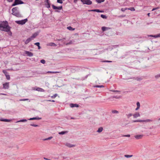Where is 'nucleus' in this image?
Returning <instances> with one entry per match:
<instances>
[{
    "instance_id": "nucleus-1",
    "label": "nucleus",
    "mask_w": 160,
    "mask_h": 160,
    "mask_svg": "<svg viewBox=\"0 0 160 160\" xmlns=\"http://www.w3.org/2000/svg\"><path fill=\"white\" fill-rule=\"evenodd\" d=\"M11 28L9 26L8 23L7 21L0 22V30L7 32H9L10 34L12 32L10 31Z\"/></svg>"
},
{
    "instance_id": "nucleus-2",
    "label": "nucleus",
    "mask_w": 160,
    "mask_h": 160,
    "mask_svg": "<svg viewBox=\"0 0 160 160\" xmlns=\"http://www.w3.org/2000/svg\"><path fill=\"white\" fill-rule=\"evenodd\" d=\"M17 9V7H15L13 8L12 9V14L17 17H19L20 16V14L19 13V12L18 11Z\"/></svg>"
},
{
    "instance_id": "nucleus-3",
    "label": "nucleus",
    "mask_w": 160,
    "mask_h": 160,
    "mask_svg": "<svg viewBox=\"0 0 160 160\" xmlns=\"http://www.w3.org/2000/svg\"><path fill=\"white\" fill-rule=\"evenodd\" d=\"M83 4L88 5H91L92 2L90 0H80Z\"/></svg>"
},
{
    "instance_id": "nucleus-4",
    "label": "nucleus",
    "mask_w": 160,
    "mask_h": 160,
    "mask_svg": "<svg viewBox=\"0 0 160 160\" xmlns=\"http://www.w3.org/2000/svg\"><path fill=\"white\" fill-rule=\"evenodd\" d=\"M27 21L28 19L26 18L21 20L16 21V22L18 24L23 25L24 24L27 22Z\"/></svg>"
},
{
    "instance_id": "nucleus-5",
    "label": "nucleus",
    "mask_w": 160,
    "mask_h": 160,
    "mask_svg": "<svg viewBox=\"0 0 160 160\" xmlns=\"http://www.w3.org/2000/svg\"><path fill=\"white\" fill-rule=\"evenodd\" d=\"M23 2L20 0H15L14 3L12 4V6H15L16 5L23 4Z\"/></svg>"
},
{
    "instance_id": "nucleus-6",
    "label": "nucleus",
    "mask_w": 160,
    "mask_h": 160,
    "mask_svg": "<svg viewBox=\"0 0 160 160\" xmlns=\"http://www.w3.org/2000/svg\"><path fill=\"white\" fill-rule=\"evenodd\" d=\"M2 72L5 75L6 79L8 80H9L10 79V75L8 74V72L6 70H2Z\"/></svg>"
},
{
    "instance_id": "nucleus-7",
    "label": "nucleus",
    "mask_w": 160,
    "mask_h": 160,
    "mask_svg": "<svg viewBox=\"0 0 160 160\" xmlns=\"http://www.w3.org/2000/svg\"><path fill=\"white\" fill-rule=\"evenodd\" d=\"M32 89L34 90L37 91L41 92H43L44 91V90L43 89L39 87L33 88Z\"/></svg>"
},
{
    "instance_id": "nucleus-8",
    "label": "nucleus",
    "mask_w": 160,
    "mask_h": 160,
    "mask_svg": "<svg viewBox=\"0 0 160 160\" xmlns=\"http://www.w3.org/2000/svg\"><path fill=\"white\" fill-rule=\"evenodd\" d=\"M3 88L4 89H8L9 88V82H6L3 84Z\"/></svg>"
},
{
    "instance_id": "nucleus-9",
    "label": "nucleus",
    "mask_w": 160,
    "mask_h": 160,
    "mask_svg": "<svg viewBox=\"0 0 160 160\" xmlns=\"http://www.w3.org/2000/svg\"><path fill=\"white\" fill-rule=\"evenodd\" d=\"M52 7L53 9H58V10H61L62 8V6H60L59 7H57L55 6L54 5H52Z\"/></svg>"
},
{
    "instance_id": "nucleus-10",
    "label": "nucleus",
    "mask_w": 160,
    "mask_h": 160,
    "mask_svg": "<svg viewBox=\"0 0 160 160\" xmlns=\"http://www.w3.org/2000/svg\"><path fill=\"white\" fill-rule=\"evenodd\" d=\"M46 2L45 3L46 7L48 8H50V5L49 0H46Z\"/></svg>"
},
{
    "instance_id": "nucleus-11",
    "label": "nucleus",
    "mask_w": 160,
    "mask_h": 160,
    "mask_svg": "<svg viewBox=\"0 0 160 160\" xmlns=\"http://www.w3.org/2000/svg\"><path fill=\"white\" fill-rule=\"evenodd\" d=\"M38 35L37 32H35L33 33L32 35L30 37L32 40L34 38H35Z\"/></svg>"
},
{
    "instance_id": "nucleus-12",
    "label": "nucleus",
    "mask_w": 160,
    "mask_h": 160,
    "mask_svg": "<svg viewBox=\"0 0 160 160\" xmlns=\"http://www.w3.org/2000/svg\"><path fill=\"white\" fill-rule=\"evenodd\" d=\"M25 53L29 57H32L33 55V53L29 51H26L25 52Z\"/></svg>"
},
{
    "instance_id": "nucleus-13",
    "label": "nucleus",
    "mask_w": 160,
    "mask_h": 160,
    "mask_svg": "<svg viewBox=\"0 0 160 160\" xmlns=\"http://www.w3.org/2000/svg\"><path fill=\"white\" fill-rule=\"evenodd\" d=\"M65 145L69 148H72L75 146V145H72V144L68 142L66 143L65 144Z\"/></svg>"
},
{
    "instance_id": "nucleus-14",
    "label": "nucleus",
    "mask_w": 160,
    "mask_h": 160,
    "mask_svg": "<svg viewBox=\"0 0 160 160\" xmlns=\"http://www.w3.org/2000/svg\"><path fill=\"white\" fill-rule=\"evenodd\" d=\"M111 28L109 27H102V29L103 32H104L107 30L110 29Z\"/></svg>"
},
{
    "instance_id": "nucleus-15",
    "label": "nucleus",
    "mask_w": 160,
    "mask_h": 160,
    "mask_svg": "<svg viewBox=\"0 0 160 160\" xmlns=\"http://www.w3.org/2000/svg\"><path fill=\"white\" fill-rule=\"evenodd\" d=\"M32 40L31 38L30 37L27 39L25 42V44H28L29 42H30Z\"/></svg>"
},
{
    "instance_id": "nucleus-16",
    "label": "nucleus",
    "mask_w": 160,
    "mask_h": 160,
    "mask_svg": "<svg viewBox=\"0 0 160 160\" xmlns=\"http://www.w3.org/2000/svg\"><path fill=\"white\" fill-rule=\"evenodd\" d=\"M91 11L92 12H104L103 11L100 10L99 9H93L91 10Z\"/></svg>"
},
{
    "instance_id": "nucleus-17",
    "label": "nucleus",
    "mask_w": 160,
    "mask_h": 160,
    "mask_svg": "<svg viewBox=\"0 0 160 160\" xmlns=\"http://www.w3.org/2000/svg\"><path fill=\"white\" fill-rule=\"evenodd\" d=\"M142 135H136L135 136V138L137 139H141L142 137Z\"/></svg>"
},
{
    "instance_id": "nucleus-18",
    "label": "nucleus",
    "mask_w": 160,
    "mask_h": 160,
    "mask_svg": "<svg viewBox=\"0 0 160 160\" xmlns=\"http://www.w3.org/2000/svg\"><path fill=\"white\" fill-rule=\"evenodd\" d=\"M134 118H136L140 116V114L138 112H137L133 115Z\"/></svg>"
},
{
    "instance_id": "nucleus-19",
    "label": "nucleus",
    "mask_w": 160,
    "mask_h": 160,
    "mask_svg": "<svg viewBox=\"0 0 160 160\" xmlns=\"http://www.w3.org/2000/svg\"><path fill=\"white\" fill-rule=\"evenodd\" d=\"M70 106L71 107L73 108L74 107H78V105L76 104H71L70 105Z\"/></svg>"
},
{
    "instance_id": "nucleus-20",
    "label": "nucleus",
    "mask_w": 160,
    "mask_h": 160,
    "mask_svg": "<svg viewBox=\"0 0 160 160\" xmlns=\"http://www.w3.org/2000/svg\"><path fill=\"white\" fill-rule=\"evenodd\" d=\"M149 36L154 37L155 38H157L160 37V33L156 35H150Z\"/></svg>"
},
{
    "instance_id": "nucleus-21",
    "label": "nucleus",
    "mask_w": 160,
    "mask_h": 160,
    "mask_svg": "<svg viewBox=\"0 0 160 160\" xmlns=\"http://www.w3.org/2000/svg\"><path fill=\"white\" fill-rule=\"evenodd\" d=\"M0 121H2L6 122H10L11 121V120H10V119H1L0 120Z\"/></svg>"
},
{
    "instance_id": "nucleus-22",
    "label": "nucleus",
    "mask_w": 160,
    "mask_h": 160,
    "mask_svg": "<svg viewBox=\"0 0 160 160\" xmlns=\"http://www.w3.org/2000/svg\"><path fill=\"white\" fill-rule=\"evenodd\" d=\"M137 107L136 108V110H137L140 107V104L139 102H138L137 103Z\"/></svg>"
},
{
    "instance_id": "nucleus-23",
    "label": "nucleus",
    "mask_w": 160,
    "mask_h": 160,
    "mask_svg": "<svg viewBox=\"0 0 160 160\" xmlns=\"http://www.w3.org/2000/svg\"><path fill=\"white\" fill-rule=\"evenodd\" d=\"M94 88H103L104 87V86L103 85H96L94 86H93Z\"/></svg>"
},
{
    "instance_id": "nucleus-24",
    "label": "nucleus",
    "mask_w": 160,
    "mask_h": 160,
    "mask_svg": "<svg viewBox=\"0 0 160 160\" xmlns=\"http://www.w3.org/2000/svg\"><path fill=\"white\" fill-rule=\"evenodd\" d=\"M103 129V128L102 127H100L98 128L97 132H101Z\"/></svg>"
},
{
    "instance_id": "nucleus-25",
    "label": "nucleus",
    "mask_w": 160,
    "mask_h": 160,
    "mask_svg": "<svg viewBox=\"0 0 160 160\" xmlns=\"http://www.w3.org/2000/svg\"><path fill=\"white\" fill-rule=\"evenodd\" d=\"M49 45L50 46H57V45L55 44V43H53V42H51V43H50L49 44Z\"/></svg>"
},
{
    "instance_id": "nucleus-26",
    "label": "nucleus",
    "mask_w": 160,
    "mask_h": 160,
    "mask_svg": "<svg viewBox=\"0 0 160 160\" xmlns=\"http://www.w3.org/2000/svg\"><path fill=\"white\" fill-rule=\"evenodd\" d=\"M40 118H30L29 120H39L40 119Z\"/></svg>"
},
{
    "instance_id": "nucleus-27",
    "label": "nucleus",
    "mask_w": 160,
    "mask_h": 160,
    "mask_svg": "<svg viewBox=\"0 0 160 160\" xmlns=\"http://www.w3.org/2000/svg\"><path fill=\"white\" fill-rule=\"evenodd\" d=\"M68 132L67 131H62L59 132V134L63 135Z\"/></svg>"
},
{
    "instance_id": "nucleus-28",
    "label": "nucleus",
    "mask_w": 160,
    "mask_h": 160,
    "mask_svg": "<svg viewBox=\"0 0 160 160\" xmlns=\"http://www.w3.org/2000/svg\"><path fill=\"white\" fill-rule=\"evenodd\" d=\"M128 9L132 11H134L135 10V9L134 7H131L129 8H128Z\"/></svg>"
},
{
    "instance_id": "nucleus-29",
    "label": "nucleus",
    "mask_w": 160,
    "mask_h": 160,
    "mask_svg": "<svg viewBox=\"0 0 160 160\" xmlns=\"http://www.w3.org/2000/svg\"><path fill=\"white\" fill-rule=\"evenodd\" d=\"M132 155H125L124 157L127 158H131L132 157Z\"/></svg>"
},
{
    "instance_id": "nucleus-30",
    "label": "nucleus",
    "mask_w": 160,
    "mask_h": 160,
    "mask_svg": "<svg viewBox=\"0 0 160 160\" xmlns=\"http://www.w3.org/2000/svg\"><path fill=\"white\" fill-rule=\"evenodd\" d=\"M101 17L103 18L106 19L107 17L105 15L103 14H101Z\"/></svg>"
},
{
    "instance_id": "nucleus-31",
    "label": "nucleus",
    "mask_w": 160,
    "mask_h": 160,
    "mask_svg": "<svg viewBox=\"0 0 160 160\" xmlns=\"http://www.w3.org/2000/svg\"><path fill=\"white\" fill-rule=\"evenodd\" d=\"M52 138V137H50L48 138L44 139L43 140L45 141V140H50Z\"/></svg>"
},
{
    "instance_id": "nucleus-32",
    "label": "nucleus",
    "mask_w": 160,
    "mask_h": 160,
    "mask_svg": "<svg viewBox=\"0 0 160 160\" xmlns=\"http://www.w3.org/2000/svg\"><path fill=\"white\" fill-rule=\"evenodd\" d=\"M111 91H112L113 92H117L118 93H120L121 91L119 90H110Z\"/></svg>"
},
{
    "instance_id": "nucleus-33",
    "label": "nucleus",
    "mask_w": 160,
    "mask_h": 160,
    "mask_svg": "<svg viewBox=\"0 0 160 160\" xmlns=\"http://www.w3.org/2000/svg\"><path fill=\"white\" fill-rule=\"evenodd\" d=\"M68 29L70 30H74V28H73L71 27L70 26L67 28Z\"/></svg>"
},
{
    "instance_id": "nucleus-34",
    "label": "nucleus",
    "mask_w": 160,
    "mask_h": 160,
    "mask_svg": "<svg viewBox=\"0 0 160 160\" xmlns=\"http://www.w3.org/2000/svg\"><path fill=\"white\" fill-rule=\"evenodd\" d=\"M96 1L98 3H101L103 2L104 0H96Z\"/></svg>"
},
{
    "instance_id": "nucleus-35",
    "label": "nucleus",
    "mask_w": 160,
    "mask_h": 160,
    "mask_svg": "<svg viewBox=\"0 0 160 160\" xmlns=\"http://www.w3.org/2000/svg\"><path fill=\"white\" fill-rule=\"evenodd\" d=\"M65 0H57V2L60 3H62L63 2V1H64Z\"/></svg>"
},
{
    "instance_id": "nucleus-36",
    "label": "nucleus",
    "mask_w": 160,
    "mask_h": 160,
    "mask_svg": "<svg viewBox=\"0 0 160 160\" xmlns=\"http://www.w3.org/2000/svg\"><path fill=\"white\" fill-rule=\"evenodd\" d=\"M102 62H112V61H108V60H104L102 61Z\"/></svg>"
},
{
    "instance_id": "nucleus-37",
    "label": "nucleus",
    "mask_w": 160,
    "mask_h": 160,
    "mask_svg": "<svg viewBox=\"0 0 160 160\" xmlns=\"http://www.w3.org/2000/svg\"><path fill=\"white\" fill-rule=\"evenodd\" d=\"M112 112L113 113H118V111L116 110H112Z\"/></svg>"
},
{
    "instance_id": "nucleus-38",
    "label": "nucleus",
    "mask_w": 160,
    "mask_h": 160,
    "mask_svg": "<svg viewBox=\"0 0 160 160\" xmlns=\"http://www.w3.org/2000/svg\"><path fill=\"white\" fill-rule=\"evenodd\" d=\"M58 96V95L57 94H55L53 96H52L51 97L52 98H55L57 96Z\"/></svg>"
},
{
    "instance_id": "nucleus-39",
    "label": "nucleus",
    "mask_w": 160,
    "mask_h": 160,
    "mask_svg": "<svg viewBox=\"0 0 160 160\" xmlns=\"http://www.w3.org/2000/svg\"><path fill=\"white\" fill-rule=\"evenodd\" d=\"M40 62L43 64H44L45 63V61L44 59H42L41 60Z\"/></svg>"
},
{
    "instance_id": "nucleus-40",
    "label": "nucleus",
    "mask_w": 160,
    "mask_h": 160,
    "mask_svg": "<svg viewBox=\"0 0 160 160\" xmlns=\"http://www.w3.org/2000/svg\"><path fill=\"white\" fill-rule=\"evenodd\" d=\"M152 122V120L150 119H147L146 120H144V122Z\"/></svg>"
},
{
    "instance_id": "nucleus-41",
    "label": "nucleus",
    "mask_w": 160,
    "mask_h": 160,
    "mask_svg": "<svg viewBox=\"0 0 160 160\" xmlns=\"http://www.w3.org/2000/svg\"><path fill=\"white\" fill-rule=\"evenodd\" d=\"M48 73H58V72H51V71H48Z\"/></svg>"
},
{
    "instance_id": "nucleus-42",
    "label": "nucleus",
    "mask_w": 160,
    "mask_h": 160,
    "mask_svg": "<svg viewBox=\"0 0 160 160\" xmlns=\"http://www.w3.org/2000/svg\"><path fill=\"white\" fill-rule=\"evenodd\" d=\"M27 121V120L26 119H22L21 120L18 122H26Z\"/></svg>"
},
{
    "instance_id": "nucleus-43",
    "label": "nucleus",
    "mask_w": 160,
    "mask_h": 160,
    "mask_svg": "<svg viewBox=\"0 0 160 160\" xmlns=\"http://www.w3.org/2000/svg\"><path fill=\"white\" fill-rule=\"evenodd\" d=\"M128 8H122L121 9V11L122 12L125 11L126 10H127Z\"/></svg>"
},
{
    "instance_id": "nucleus-44",
    "label": "nucleus",
    "mask_w": 160,
    "mask_h": 160,
    "mask_svg": "<svg viewBox=\"0 0 160 160\" xmlns=\"http://www.w3.org/2000/svg\"><path fill=\"white\" fill-rule=\"evenodd\" d=\"M30 125L31 126H34V127H37L38 126V125H36V124H30Z\"/></svg>"
},
{
    "instance_id": "nucleus-45",
    "label": "nucleus",
    "mask_w": 160,
    "mask_h": 160,
    "mask_svg": "<svg viewBox=\"0 0 160 160\" xmlns=\"http://www.w3.org/2000/svg\"><path fill=\"white\" fill-rule=\"evenodd\" d=\"M34 44L38 46L40 45V43L39 42H36L34 43Z\"/></svg>"
},
{
    "instance_id": "nucleus-46",
    "label": "nucleus",
    "mask_w": 160,
    "mask_h": 160,
    "mask_svg": "<svg viewBox=\"0 0 160 160\" xmlns=\"http://www.w3.org/2000/svg\"><path fill=\"white\" fill-rule=\"evenodd\" d=\"M121 97L120 96H114L113 97L116 98H117V99H118L119 98Z\"/></svg>"
},
{
    "instance_id": "nucleus-47",
    "label": "nucleus",
    "mask_w": 160,
    "mask_h": 160,
    "mask_svg": "<svg viewBox=\"0 0 160 160\" xmlns=\"http://www.w3.org/2000/svg\"><path fill=\"white\" fill-rule=\"evenodd\" d=\"M138 122H144V120H138Z\"/></svg>"
},
{
    "instance_id": "nucleus-48",
    "label": "nucleus",
    "mask_w": 160,
    "mask_h": 160,
    "mask_svg": "<svg viewBox=\"0 0 160 160\" xmlns=\"http://www.w3.org/2000/svg\"><path fill=\"white\" fill-rule=\"evenodd\" d=\"M132 115V114H129L128 115V117L129 118Z\"/></svg>"
},
{
    "instance_id": "nucleus-49",
    "label": "nucleus",
    "mask_w": 160,
    "mask_h": 160,
    "mask_svg": "<svg viewBox=\"0 0 160 160\" xmlns=\"http://www.w3.org/2000/svg\"><path fill=\"white\" fill-rule=\"evenodd\" d=\"M124 136L126 137H130V135L129 134H128L127 135H124Z\"/></svg>"
},
{
    "instance_id": "nucleus-50",
    "label": "nucleus",
    "mask_w": 160,
    "mask_h": 160,
    "mask_svg": "<svg viewBox=\"0 0 160 160\" xmlns=\"http://www.w3.org/2000/svg\"><path fill=\"white\" fill-rule=\"evenodd\" d=\"M72 43V41H71L69 42L68 43H67L66 44V45H68L69 44H71V43Z\"/></svg>"
},
{
    "instance_id": "nucleus-51",
    "label": "nucleus",
    "mask_w": 160,
    "mask_h": 160,
    "mask_svg": "<svg viewBox=\"0 0 160 160\" xmlns=\"http://www.w3.org/2000/svg\"><path fill=\"white\" fill-rule=\"evenodd\" d=\"M158 8H153V9L152 10V11H154L156 9H157Z\"/></svg>"
},
{
    "instance_id": "nucleus-52",
    "label": "nucleus",
    "mask_w": 160,
    "mask_h": 160,
    "mask_svg": "<svg viewBox=\"0 0 160 160\" xmlns=\"http://www.w3.org/2000/svg\"><path fill=\"white\" fill-rule=\"evenodd\" d=\"M43 159L45 160H51L50 159H49L46 158H44Z\"/></svg>"
},
{
    "instance_id": "nucleus-53",
    "label": "nucleus",
    "mask_w": 160,
    "mask_h": 160,
    "mask_svg": "<svg viewBox=\"0 0 160 160\" xmlns=\"http://www.w3.org/2000/svg\"><path fill=\"white\" fill-rule=\"evenodd\" d=\"M78 1V0H73V2L74 3H76Z\"/></svg>"
},
{
    "instance_id": "nucleus-54",
    "label": "nucleus",
    "mask_w": 160,
    "mask_h": 160,
    "mask_svg": "<svg viewBox=\"0 0 160 160\" xmlns=\"http://www.w3.org/2000/svg\"><path fill=\"white\" fill-rule=\"evenodd\" d=\"M133 122H138V120H134L133 121Z\"/></svg>"
},
{
    "instance_id": "nucleus-55",
    "label": "nucleus",
    "mask_w": 160,
    "mask_h": 160,
    "mask_svg": "<svg viewBox=\"0 0 160 160\" xmlns=\"http://www.w3.org/2000/svg\"><path fill=\"white\" fill-rule=\"evenodd\" d=\"M20 100H28V99H21Z\"/></svg>"
},
{
    "instance_id": "nucleus-56",
    "label": "nucleus",
    "mask_w": 160,
    "mask_h": 160,
    "mask_svg": "<svg viewBox=\"0 0 160 160\" xmlns=\"http://www.w3.org/2000/svg\"><path fill=\"white\" fill-rule=\"evenodd\" d=\"M13 0H8V2H12Z\"/></svg>"
},
{
    "instance_id": "nucleus-57",
    "label": "nucleus",
    "mask_w": 160,
    "mask_h": 160,
    "mask_svg": "<svg viewBox=\"0 0 160 160\" xmlns=\"http://www.w3.org/2000/svg\"><path fill=\"white\" fill-rule=\"evenodd\" d=\"M38 49H40L41 48V47H40V45L38 46Z\"/></svg>"
},
{
    "instance_id": "nucleus-58",
    "label": "nucleus",
    "mask_w": 160,
    "mask_h": 160,
    "mask_svg": "<svg viewBox=\"0 0 160 160\" xmlns=\"http://www.w3.org/2000/svg\"><path fill=\"white\" fill-rule=\"evenodd\" d=\"M160 75H159L158 76H155V77H156V78H158V77H160Z\"/></svg>"
},
{
    "instance_id": "nucleus-59",
    "label": "nucleus",
    "mask_w": 160,
    "mask_h": 160,
    "mask_svg": "<svg viewBox=\"0 0 160 160\" xmlns=\"http://www.w3.org/2000/svg\"><path fill=\"white\" fill-rule=\"evenodd\" d=\"M148 17H149L150 16V13H148Z\"/></svg>"
},
{
    "instance_id": "nucleus-60",
    "label": "nucleus",
    "mask_w": 160,
    "mask_h": 160,
    "mask_svg": "<svg viewBox=\"0 0 160 160\" xmlns=\"http://www.w3.org/2000/svg\"><path fill=\"white\" fill-rule=\"evenodd\" d=\"M62 158L63 159H64L65 158H64V157H62Z\"/></svg>"
},
{
    "instance_id": "nucleus-61",
    "label": "nucleus",
    "mask_w": 160,
    "mask_h": 160,
    "mask_svg": "<svg viewBox=\"0 0 160 160\" xmlns=\"http://www.w3.org/2000/svg\"><path fill=\"white\" fill-rule=\"evenodd\" d=\"M125 16V15H124V16H122V17H124Z\"/></svg>"
},
{
    "instance_id": "nucleus-62",
    "label": "nucleus",
    "mask_w": 160,
    "mask_h": 160,
    "mask_svg": "<svg viewBox=\"0 0 160 160\" xmlns=\"http://www.w3.org/2000/svg\"><path fill=\"white\" fill-rule=\"evenodd\" d=\"M158 121H160V118L158 119Z\"/></svg>"
},
{
    "instance_id": "nucleus-63",
    "label": "nucleus",
    "mask_w": 160,
    "mask_h": 160,
    "mask_svg": "<svg viewBox=\"0 0 160 160\" xmlns=\"http://www.w3.org/2000/svg\"><path fill=\"white\" fill-rule=\"evenodd\" d=\"M61 40V39H59V40H58V41H60Z\"/></svg>"
},
{
    "instance_id": "nucleus-64",
    "label": "nucleus",
    "mask_w": 160,
    "mask_h": 160,
    "mask_svg": "<svg viewBox=\"0 0 160 160\" xmlns=\"http://www.w3.org/2000/svg\"><path fill=\"white\" fill-rule=\"evenodd\" d=\"M52 101L53 102H54L55 101L53 100V101Z\"/></svg>"
}]
</instances>
